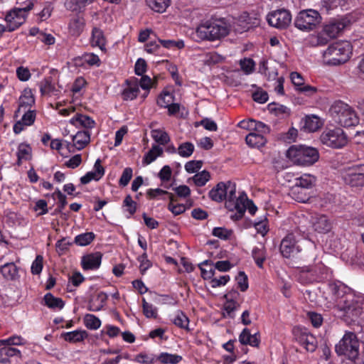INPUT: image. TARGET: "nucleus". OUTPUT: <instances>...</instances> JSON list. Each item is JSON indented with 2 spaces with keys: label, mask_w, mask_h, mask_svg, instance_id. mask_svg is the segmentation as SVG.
<instances>
[{
  "label": "nucleus",
  "mask_w": 364,
  "mask_h": 364,
  "mask_svg": "<svg viewBox=\"0 0 364 364\" xmlns=\"http://www.w3.org/2000/svg\"><path fill=\"white\" fill-rule=\"evenodd\" d=\"M195 146L191 142H183L181 144L177 149V153L183 158L191 156L194 151Z\"/></svg>",
  "instance_id": "nucleus-56"
},
{
  "label": "nucleus",
  "mask_w": 364,
  "mask_h": 364,
  "mask_svg": "<svg viewBox=\"0 0 364 364\" xmlns=\"http://www.w3.org/2000/svg\"><path fill=\"white\" fill-rule=\"evenodd\" d=\"M163 148L159 145H154L151 149L145 154L143 159V163L148 165L154 161L157 157L163 154Z\"/></svg>",
  "instance_id": "nucleus-44"
},
{
  "label": "nucleus",
  "mask_w": 364,
  "mask_h": 364,
  "mask_svg": "<svg viewBox=\"0 0 364 364\" xmlns=\"http://www.w3.org/2000/svg\"><path fill=\"white\" fill-rule=\"evenodd\" d=\"M171 322L177 327L184 329L187 331H190L188 327L189 318L181 311H177L171 318Z\"/></svg>",
  "instance_id": "nucleus-37"
},
{
  "label": "nucleus",
  "mask_w": 364,
  "mask_h": 364,
  "mask_svg": "<svg viewBox=\"0 0 364 364\" xmlns=\"http://www.w3.org/2000/svg\"><path fill=\"white\" fill-rule=\"evenodd\" d=\"M321 143L328 147L341 149L348 143V138L341 128L327 129L320 136Z\"/></svg>",
  "instance_id": "nucleus-11"
},
{
  "label": "nucleus",
  "mask_w": 364,
  "mask_h": 364,
  "mask_svg": "<svg viewBox=\"0 0 364 364\" xmlns=\"http://www.w3.org/2000/svg\"><path fill=\"white\" fill-rule=\"evenodd\" d=\"M210 178V173L205 170L197 173L192 177L194 184L200 187L205 186Z\"/></svg>",
  "instance_id": "nucleus-57"
},
{
  "label": "nucleus",
  "mask_w": 364,
  "mask_h": 364,
  "mask_svg": "<svg viewBox=\"0 0 364 364\" xmlns=\"http://www.w3.org/2000/svg\"><path fill=\"white\" fill-rule=\"evenodd\" d=\"M16 154L18 164H21L23 161H28L31 159L32 148L26 143H21L18 146Z\"/></svg>",
  "instance_id": "nucleus-41"
},
{
  "label": "nucleus",
  "mask_w": 364,
  "mask_h": 364,
  "mask_svg": "<svg viewBox=\"0 0 364 364\" xmlns=\"http://www.w3.org/2000/svg\"><path fill=\"white\" fill-rule=\"evenodd\" d=\"M14 117L16 119V122L13 126V131L16 134H19L34 124L36 111L35 109H26L20 112L15 111Z\"/></svg>",
  "instance_id": "nucleus-13"
},
{
  "label": "nucleus",
  "mask_w": 364,
  "mask_h": 364,
  "mask_svg": "<svg viewBox=\"0 0 364 364\" xmlns=\"http://www.w3.org/2000/svg\"><path fill=\"white\" fill-rule=\"evenodd\" d=\"M336 352L350 360L358 358L360 353V343L356 335L352 332L346 333L336 346Z\"/></svg>",
  "instance_id": "nucleus-8"
},
{
  "label": "nucleus",
  "mask_w": 364,
  "mask_h": 364,
  "mask_svg": "<svg viewBox=\"0 0 364 364\" xmlns=\"http://www.w3.org/2000/svg\"><path fill=\"white\" fill-rule=\"evenodd\" d=\"M173 102H174V96L167 90H164L157 99L158 105L164 108L170 106V104Z\"/></svg>",
  "instance_id": "nucleus-52"
},
{
  "label": "nucleus",
  "mask_w": 364,
  "mask_h": 364,
  "mask_svg": "<svg viewBox=\"0 0 364 364\" xmlns=\"http://www.w3.org/2000/svg\"><path fill=\"white\" fill-rule=\"evenodd\" d=\"M107 299L106 294L100 292L95 297H93L89 302L88 309L91 311H100Z\"/></svg>",
  "instance_id": "nucleus-40"
},
{
  "label": "nucleus",
  "mask_w": 364,
  "mask_h": 364,
  "mask_svg": "<svg viewBox=\"0 0 364 364\" xmlns=\"http://www.w3.org/2000/svg\"><path fill=\"white\" fill-rule=\"evenodd\" d=\"M170 203L168 205V209L175 215H180L185 212L186 207L183 204H174L173 203V196L169 194Z\"/></svg>",
  "instance_id": "nucleus-61"
},
{
  "label": "nucleus",
  "mask_w": 364,
  "mask_h": 364,
  "mask_svg": "<svg viewBox=\"0 0 364 364\" xmlns=\"http://www.w3.org/2000/svg\"><path fill=\"white\" fill-rule=\"evenodd\" d=\"M1 343L6 345V346H20L24 345L26 343V341L20 336H12L8 338L1 340L0 341Z\"/></svg>",
  "instance_id": "nucleus-62"
},
{
  "label": "nucleus",
  "mask_w": 364,
  "mask_h": 364,
  "mask_svg": "<svg viewBox=\"0 0 364 364\" xmlns=\"http://www.w3.org/2000/svg\"><path fill=\"white\" fill-rule=\"evenodd\" d=\"M88 334L85 330H75L70 332H65L61 334V338H63L65 341L70 343H78L84 341Z\"/></svg>",
  "instance_id": "nucleus-32"
},
{
  "label": "nucleus",
  "mask_w": 364,
  "mask_h": 364,
  "mask_svg": "<svg viewBox=\"0 0 364 364\" xmlns=\"http://www.w3.org/2000/svg\"><path fill=\"white\" fill-rule=\"evenodd\" d=\"M352 54V46L348 41L331 44L323 52V63L327 65H339L348 60Z\"/></svg>",
  "instance_id": "nucleus-3"
},
{
  "label": "nucleus",
  "mask_w": 364,
  "mask_h": 364,
  "mask_svg": "<svg viewBox=\"0 0 364 364\" xmlns=\"http://www.w3.org/2000/svg\"><path fill=\"white\" fill-rule=\"evenodd\" d=\"M37 0H27L20 7L14 8L5 16L7 31L11 32L17 29L26 21L28 13L31 11Z\"/></svg>",
  "instance_id": "nucleus-7"
},
{
  "label": "nucleus",
  "mask_w": 364,
  "mask_h": 364,
  "mask_svg": "<svg viewBox=\"0 0 364 364\" xmlns=\"http://www.w3.org/2000/svg\"><path fill=\"white\" fill-rule=\"evenodd\" d=\"M294 338L307 351L313 352L317 346L316 338L306 328L299 326L292 329Z\"/></svg>",
  "instance_id": "nucleus-15"
},
{
  "label": "nucleus",
  "mask_w": 364,
  "mask_h": 364,
  "mask_svg": "<svg viewBox=\"0 0 364 364\" xmlns=\"http://www.w3.org/2000/svg\"><path fill=\"white\" fill-rule=\"evenodd\" d=\"M139 87H140L142 90H145L146 92L143 95V97H147L149 90L152 86V80L150 77L147 75H142L140 80H138Z\"/></svg>",
  "instance_id": "nucleus-64"
},
{
  "label": "nucleus",
  "mask_w": 364,
  "mask_h": 364,
  "mask_svg": "<svg viewBox=\"0 0 364 364\" xmlns=\"http://www.w3.org/2000/svg\"><path fill=\"white\" fill-rule=\"evenodd\" d=\"M286 155L293 163L301 166H311L319 158L317 149L306 146H291L287 151Z\"/></svg>",
  "instance_id": "nucleus-5"
},
{
  "label": "nucleus",
  "mask_w": 364,
  "mask_h": 364,
  "mask_svg": "<svg viewBox=\"0 0 364 364\" xmlns=\"http://www.w3.org/2000/svg\"><path fill=\"white\" fill-rule=\"evenodd\" d=\"M95 235L92 232L80 234L75 237V242L79 246L90 245L95 239Z\"/></svg>",
  "instance_id": "nucleus-54"
},
{
  "label": "nucleus",
  "mask_w": 364,
  "mask_h": 364,
  "mask_svg": "<svg viewBox=\"0 0 364 364\" xmlns=\"http://www.w3.org/2000/svg\"><path fill=\"white\" fill-rule=\"evenodd\" d=\"M102 255L97 252L86 255L82 257L81 264L84 270H96L101 265Z\"/></svg>",
  "instance_id": "nucleus-21"
},
{
  "label": "nucleus",
  "mask_w": 364,
  "mask_h": 364,
  "mask_svg": "<svg viewBox=\"0 0 364 364\" xmlns=\"http://www.w3.org/2000/svg\"><path fill=\"white\" fill-rule=\"evenodd\" d=\"M312 272L317 276V282L327 279L329 276V269L321 262H315L312 265Z\"/></svg>",
  "instance_id": "nucleus-43"
},
{
  "label": "nucleus",
  "mask_w": 364,
  "mask_h": 364,
  "mask_svg": "<svg viewBox=\"0 0 364 364\" xmlns=\"http://www.w3.org/2000/svg\"><path fill=\"white\" fill-rule=\"evenodd\" d=\"M344 182L353 187L364 186V164L349 167L342 174Z\"/></svg>",
  "instance_id": "nucleus-16"
},
{
  "label": "nucleus",
  "mask_w": 364,
  "mask_h": 364,
  "mask_svg": "<svg viewBox=\"0 0 364 364\" xmlns=\"http://www.w3.org/2000/svg\"><path fill=\"white\" fill-rule=\"evenodd\" d=\"M87 174L92 181H99L103 176L105 174V169L101 165L100 159H98L96 160L93 171L87 172Z\"/></svg>",
  "instance_id": "nucleus-51"
},
{
  "label": "nucleus",
  "mask_w": 364,
  "mask_h": 364,
  "mask_svg": "<svg viewBox=\"0 0 364 364\" xmlns=\"http://www.w3.org/2000/svg\"><path fill=\"white\" fill-rule=\"evenodd\" d=\"M252 255L257 265L259 268H262L263 263L266 259L265 248L262 245L260 247H254L252 252Z\"/></svg>",
  "instance_id": "nucleus-50"
},
{
  "label": "nucleus",
  "mask_w": 364,
  "mask_h": 364,
  "mask_svg": "<svg viewBox=\"0 0 364 364\" xmlns=\"http://www.w3.org/2000/svg\"><path fill=\"white\" fill-rule=\"evenodd\" d=\"M321 21L322 18L318 11L315 9H306L298 14L294 25L298 29L309 32L316 29Z\"/></svg>",
  "instance_id": "nucleus-9"
},
{
  "label": "nucleus",
  "mask_w": 364,
  "mask_h": 364,
  "mask_svg": "<svg viewBox=\"0 0 364 364\" xmlns=\"http://www.w3.org/2000/svg\"><path fill=\"white\" fill-rule=\"evenodd\" d=\"M350 23V20L346 16L341 18L332 19L326 23L323 30L326 36L331 38H336L339 33Z\"/></svg>",
  "instance_id": "nucleus-18"
},
{
  "label": "nucleus",
  "mask_w": 364,
  "mask_h": 364,
  "mask_svg": "<svg viewBox=\"0 0 364 364\" xmlns=\"http://www.w3.org/2000/svg\"><path fill=\"white\" fill-rule=\"evenodd\" d=\"M72 141L77 151L83 149L90 141V133L88 130L78 131L72 136Z\"/></svg>",
  "instance_id": "nucleus-30"
},
{
  "label": "nucleus",
  "mask_w": 364,
  "mask_h": 364,
  "mask_svg": "<svg viewBox=\"0 0 364 364\" xmlns=\"http://www.w3.org/2000/svg\"><path fill=\"white\" fill-rule=\"evenodd\" d=\"M18 267L14 262H6L0 266V272L7 280L15 281L19 278Z\"/></svg>",
  "instance_id": "nucleus-28"
},
{
  "label": "nucleus",
  "mask_w": 364,
  "mask_h": 364,
  "mask_svg": "<svg viewBox=\"0 0 364 364\" xmlns=\"http://www.w3.org/2000/svg\"><path fill=\"white\" fill-rule=\"evenodd\" d=\"M92 0H67L65 6L68 9L77 11L90 3Z\"/></svg>",
  "instance_id": "nucleus-60"
},
{
  "label": "nucleus",
  "mask_w": 364,
  "mask_h": 364,
  "mask_svg": "<svg viewBox=\"0 0 364 364\" xmlns=\"http://www.w3.org/2000/svg\"><path fill=\"white\" fill-rule=\"evenodd\" d=\"M85 21L82 18H76L73 19L69 24L70 32L73 36H79L83 31Z\"/></svg>",
  "instance_id": "nucleus-49"
},
{
  "label": "nucleus",
  "mask_w": 364,
  "mask_h": 364,
  "mask_svg": "<svg viewBox=\"0 0 364 364\" xmlns=\"http://www.w3.org/2000/svg\"><path fill=\"white\" fill-rule=\"evenodd\" d=\"M182 360V356L167 352L157 354V363L161 364H178Z\"/></svg>",
  "instance_id": "nucleus-39"
},
{
  "label": "nucleus",
  "mask_w": 364,
  "mask_h": 364,
  "mask_svg": "<svg viewBox=\"0 0 364 364\" xmlns=\"http://www.w3.org/2000/svg\"><path fill=\"white\" fill-rule=\"evenodd\" d=\"M294 338L307 351L313 352L317 346L316 338L306 328L299 326L292 329Z\"/></svg>",
  "instance_id": "nucleus-14"
},
{
  "label": "nucleus",
  "mask_w": 364,
  "mask_h": 364,
  "mask_svg": "<svg viewBox=\"0 0 364 364\" xmlns=\"http://www.w3.org/2000/svg\"><path fill=\"white\" fill-rule=\"evenodd\" d=\"M69 122L77 128L82 127L87 130L93 128L95 125V122L92 118L82 114H76Z\"/></svg>",
  "instance_id": "nucleus-27"
},
{
  "label": "nucleus",
  "mask_w": 364,
  "mask_h": 364,
  "mask_svg": "<svg viewBox=\"0 0 364 364\" xmlns=\"http://www.w3.org/2000/svg\"><path fill=\"white\" fill-rule=\"evenodd\" d=\"M142 308L144 316L148 318H156L158 309L153 304L148 303L144 298L142 299Z\"/></svg>",
  "instance_id": "nucleus-59"
},
{
  "label": "nucleus",
  "mask_w": 364,
  "mask_h": 364,
  "mask_svg": "<svg viewBox=\"0 0 364 364\" xmlns=\"http://www.w3.org/2000/svg\"><path fill=\"white\" fill-rule=\"evenodd\" d=\"M139 92L138 79L132 77L126 80L124 87L122 91V97L125 101L133 100L137 97Z\"/></svg>",
  "instance_id": "nucleus-20"
},
{
  "label": "nucleus",
  "mask_w": 364,
  "mask_h": 364,
  "mask_svg": "<svg viewBox=\"0 0 364 364\" xmlns=\"http://www.w3.org/2000/svg\"><path fill=\"white\" fill-rule=\"evenodd\" d=\"M312 226L318 233H327L332 230L333 220L326 215H316L313 218Z\"/></svg>",
  "instance_id": "nucleus-19"
},
{
  "label": "nucleus",
  "mask_w": 364,
  "mask_h": 364,
  "mask_svg": "<svg viewBox=\"0 0 364 364\" xmlns=\"http://www.w3.org/2000/svg\"><path fill=\"white\" fill-rule=\"evenodd\" d=\"M158 41L164 48L169 50H181L185 46L184 41L183 40L175 41L159 39Z\"/></svg>",
  "instance_id": "nucleus-55"
},
{
  "label": "nucleus",
  "mask_w": 364,
  "mask_h": 364,
  "mask_svg": "<svg viewBox=\"0 0 364 364\" xmlns=\"http://www.w3.org/2000/svg\"><path fill=\"white\" fill-rule=\"evenodd\" d=\"M267 21L271 26L283 29L290 24L291 16L287 10L280 9L270 12L267 16Z\"/></svg>",
  "instance_id": "nucleus-17"
},
{
  "label": "nucleus",
  "mask_w": 364,
  "mask_h": 364,
  "mask_svg": "<svg viewBox=\"0 0 364 364\" xmlns=\"http://www.w3.org/2000/svg\"><path fill=\"white\" fill-rule=\"evenodd\" d=\"M325 246L333 252H338L343 248L341 239L333 235L328 236L326 241Z\"/></svg>",
  "instance_id": "nucleus-48"
},
{
  "label": "nucleus",
  "mask_w": 364,
  "mask_h": 364,
  "mask_svg": "<svg viewBox=\"0 0 364 364\" xmlns=\"http://www.w3.org/2000/svg\"><path fill=\"white\" fill-rule=\"evenodd\" d=\"M237 307V303L232 300L227 301L223 306V316L228 318H234V312Z\"/></svg>",
  "instance_id": "nucleus-63"
},
{
  "label": "nucleus",
  "mask_w": 364,
  "mask_h": 364,
  "mask_svg": "<svg viewBox=\"0 0 364 364\" xmlns=\"http://www.w3.org/2000/svg\"><path fill=\"white\" fill-rule=\"evenodd\" d=\"M297 280L304 284L317 282V276L312 272V267L304 266L296 270Z\"/></svg>",
  "instance_id": "nucleus-24"
},
{
  "label": "nucleus",
  "mask_w": 364,
  "mask_h": 364,
  "mask_svg": "<svg viewBox=\"0 0 364 364\" xmlns=\"http://www.w3.org/2000/svg\"><path fill=\"white\" fill-rule=\"evenodd\" d=\"M298 231L305 232L306 230L299 226L295 232L287 234L281 241L279 250L283 257L290 258L301 251V237L296 235Z\"/></svg>",
  "instance_id": "nucleus-10"
},
{
  "label": "nucleus",
  "mask_w": 364,
  "mask_h": 364,
  "mask_svg": "<svg viewBox=\"0 0 364 364\" xmlns=\"http://www.w3.org/2000/svg\"><path fill=\"white\" fill-rule=\"evenodd\" d=\"M84 324L90 330H97L101 326V321L95 315L87 314L84 317Z\"/></svg>",
  "instance_id": "nucleus-53"
},
{
  "label": "nucleus",
  "mask_w": 364,
  "mask_h": 364,
  "mask_svg": "<svg viewBox=\"0 0 364 364\" xmlns=\"http://www.w3.org/2000/svg\"><path fill=\"white\" fill-rule=\"evenodd\" d=\"M267 108L271 113L274 114L279 117H288L291 113V109L289 107L275 102L269 103Z\"/></svg>",
  "instance_id": "nucleus-42"
},
{
  "label": "nucleus",
  "mask_w": 364,
  "mask_h": 364,
  "mask_svg": "<svg viewBox=\"0 0 364 364\" xmlns=\"http://www.w3.org/2000/svg\"><path fill=\"white\" fill-rule=\"evenodd\" d=\"M21 357V351L11 346H6V345L0 348V362L6 363L9 360L11 357Z\"/></svg>",
  "instance_id": "nucleus-38"
},
{
  "label": "nucleus",
  "mask_w": 364,
  "mask_h": 364,
  "mask_svg": "<svg viewBox=\"0 0 364 364\" xmlns=\"http://www.w3.org/2000/svg\"><path fill=\"white\" fill-rule=\"evenodd\" d=\"M199 267L201 271V276L204 279H210L215 275V265L209 261H203L199 264Z\"/></svg>",
  "instance_id": "nucleus-46"
},
{
  "label": "nucleus",
  "mask_w": 364,
  "mask_h": 364,
  "mask_svg": "<svg viewBox=\"0 0 364 364\" xmlns=\"http://www.w3.org/2000/svg\"><path fill=\"white\" fill-rule=\"evenodd\" d=\"M329 112L333 120L345 127L356 126L359 118L355 109L347 103L338 100L330 107Z\"/></svg>",
  "instance_id": "nucleus-4"
},
{
  "label": "nucleus",
  "mask_w": 364,
  "mask_h": 364,
  "mask_svg": "<svg viewBox=\"0 0 364 364\" xmlns=\"http://www.w3.org/2000/svg\"><path fill=\"white\" fill-rule=\"evenodd\" d=\"M151 136L153 139L160 145H166L170 141V137L166 132L161 129H152Z\"/></svg>",
  "instance_id": "nucleus-47"
},
{
  "label": "nucleus",
  "mask_w": 364,
  "mask_h": 364,
  "mask_svg": "<svg viewBox=\"0 0 364 364\" xmlns=\"http://www.w3.org/2000/svg\"><path fill=\"white\" fill-rule=\"evenodd\" d=\"M315 183L316 178L311 174H303L300 177L295 178L294 186L290 193L291 196L298 202L305 203L308 200L309 197L300 192L299 188H311L315 185Z\"/></svg>",
  "instance_id": "nucleus-12"
},
{
  "label": "nucleus",
  "mask_w": 364,
  "mask_h": 364,
  "mask_svg": "<svg viewBox=\"0 0 364 364\" xmlns=\"http://www.w3.org/2000/svg\"><path fill=\"white\" fill-rule=\"evenodd\" d=\"M132 360L139 364H156L157 354L149 350H144L136 354Z\"/></svg>",
  "instance_id": "nucleus-31"
},
{
  "label": "nucleus",
  "mask_w": 364,
  "mask_h": 364,
  "mask_svg": "<svg viewBox=\"0 0 364 364\" xmlns=\"http://www.w3.org/2000/svg\"><path fill=\"white\" fill-rule=\"evenodd\" d=\"M238 340L242 345L258 347L260 343V334L258 331L251 333L249 328H245L240 333Z\"/></svg>",
  "instance_id": "nucleus-23"
},
{
  "label": "nucleus",
  "mask_w": 364,
  "mask_h": 364,
  "mask_svg": "<svg viewBox=\"0 0 364 364\" xmlns=\"http://www.w3.org/2000/svg\"><path fill=\"white\" fill-rule=\"evenodd\" d=\"M229 31V27L222 21H207L197 28L196 35L201 40L215 41L226 36Z\"/></svg>",
  "instance_id": "nucleus-6"
},
{
  "label": "nucleus",
  "mask_w": 364,
  "mask_h": 364,
  "mask_svg": "<svg viewBox=\"0 0 364 364\" xmlns=\"http://www.w3.org/2000/svg\"><path fill=\"white\" fill-rule=\"evenodd\" d=\"M242 204L244 206V210L242 211V213H241V215L240 217L239 216L237 217V213L239 211L238 208H235V209H234V212H231V213L230 215V218L232 220L236 221V220L241 219L242 218V216L244 215L246 210H247L248 212L251 215H255V213H256V211L257 210V208L256 207V205L252 203V200H250L248 199L247 195H246V199L245 200V201H242Z\"/></svg>",
  "instance_id": "nucleus-34"
},
{
  "label": "nucleus",
  "mask_w": 364,
  "mask_h": 364,
  "mask_svg": "<svg viewBox=\"0 0 364 364\" xmlns=\"http://www.w3.org/2000/svg\"><path fill=\"white\" fill-rule=\"evenodd\" d=\"M34 104L35 98L32 90L29 88L24 89L18 98V108L16 111L20 112L26 109H33Z\"/></svg>",
  "instance_id": "nucleus-22"
},
{
  "label": "nucleus",
  "mask_w": 364,
  "mask_h": 364,
  "mask_svg": "<svg viewBox=\"0 0 364 364\" xmlns=\"http://www.w3.org/2000/svg\"><path fill=\"white\" fill-rule=\"evenodd\" d=\"M146 3L151 10L163 13L169 6L171 0H146Z\"/></svg>",
  "instance_id": "nucleus-45"
},
{
  "label": "nucleus",
  "mask_w": 364,
  "mask_h": 364,
  "mask_svg": "<svg viewBox=\"0 0 364 364\" xmlns=\"http://www.w3.org/2000/svg\"><path fill=\"white\" fill-rule=\"evenodd\" d=\"M209 197L216 202L225 200V207L230 213L234 212V209L238 208L237 217H240L244 210L242 201L246 199V193L242 192L237 196L236 186L235 183L230 181L218 183L215 188L210 191Z\"/></svg>",
  "instance_id": "nucleus-2"
},
{
  "label": "nucleus",
  "mask_w": 364,
  "mask_h": 364,
  "mask_svg": "<svg viewBox=\"0 0 364 364\" xmlns=\"http://www.w3.org/2000/svg\"><path fill=\"white\" fill-rule=\"evenodd\" d=\"M346 4V0H321L320 7L323 12L329 13L331 11L338 7H341L343 9Z\"/></svg>",
  "instance_id": "nucleus-36"
},
{
  "label": "nucleus",
  "mask_w": 364,
  "mask_h": 364,
  "mask_svg": "<svg viewBox=\"0 0 364 364\" xmlns=\"http://www.w3.org/2000/svg\"><path fill=\"white\" fill-rule=\"evenodd\" d=\"M43 301L45 305L53 311H60L65 306L62 299L54 296L51 293H47L43 297Z\"/></svg>",
  "instance_id": "nucleus-33"
},
{
  "label": "nucleus",
  "mask_w": 364,
  "mask_h": 364,
  "mask_svg": "<svg viewBox=\"0 0 364 364\" xmlns=\"http://www.w3.org/2000/svg\"><path fill=\"white\" fill-rule=\"evenodd\" d=\"M303 121V129L307 132H316L324 123L323 119L315 114L306 115Z\"/></svg>",
  "instance_id": "nucleus-26"
},
{
  "label": "nucleus",
  "mask_w": 364,
  "mask_h": 364,
  "mask_svg": "<svg viewBox=\"0 0 364 364\" xmlns=\"http://www.w3.org/2000/svg\"><path fill=\"white\" fill-rule=\"evenodd\" d=\"M328 291V308L346 322L353 321L364 311V294L355 293L340 282L329 283Z\"/></svg>",
  "instance_id": "nucleus-1"
},
{
  "label": "nucleus",
  "mask_w": 364,
  "mask_h": 364,
  "mask_svg": "<svg viewBox=\"0 0 364 364\" xmlns=\"http://www.w3.org/2000/svg\"><path fill=\"white\" fill-rule=\"evenodd\" d=\"M91 44L92 46L99 47L101 50H105L106 49V40L101 29L96 27L92 29Z\"/></svg>",
  "instance_id": "nucleus-35"
},
{
  "label": "nucleus",
  "mask_w": 364,
  "mask_h": 364,
  "mask_svg": "<svg viewBox=\"0 0 364 364\" xmlns=\"http://www.w3.org/2000/svg\"><path fill=\"white\" fill-rule=\"evenodd\" d=\"M237 127L252 131L262 132H269V128L264 123L259 121H256L252 119L247 120H242L237 124Z\"/></svg>",
  "instance_id": "nucleus-25"
},
{
  "label": "nucleus",
  "mask_w": 364,
  "mask_h": 364,
  "mask_svg": "<svg viewBox=\"0 0 364 364\" xmlns=\"http://www.w3.org/2000/svg\"><path fill=\"white\" fill-rule=\"evenodd\" d=\"M85 280V277L82 274L78 272H74L71 276L69 277L68 284V290L70 291H73V287H77L80 286Z\"/></svg>",
  "instance_id": "nucleus-58"
},
{
  "label": "nucleus",
  "mask_w": 364,
  "mask_h": 364,
  "mask_svg": "<svg viewBox=\"0 0 364 364\" xmlns=\"http://www.w3.org/2000/svg\"><path fill=\"white\" fill-rule=\"evenodd\" d=\"M268 132H262L252 131L246 136L245 141L247 144L252 148H259L264 146L267 140L264 134Z\"/></svg>",
  "instance_id": "nucleus-29"
}]
</instances>
